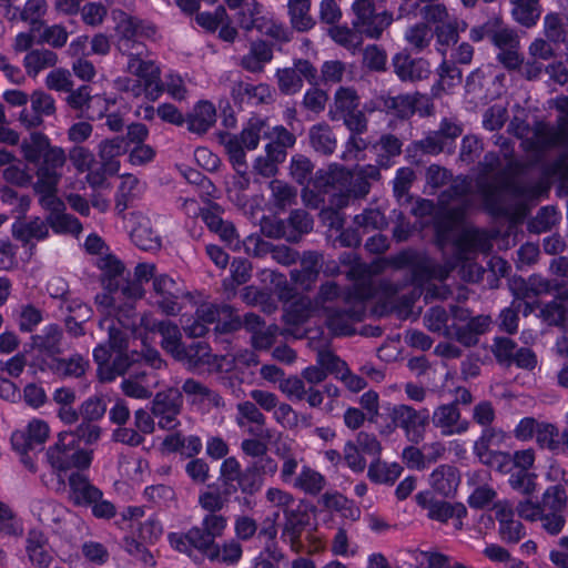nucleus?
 Wrapping results in <instances>:
<instances>
[{"instance_id": "obj_1", "label": "nucleus", "mask_w": 568, "mask_h": 568, "mask_svg": "<svg viewBox=\"0 0 568 568\" xmlns=\"http://www.w3.org/2000/svg\"><path fill=\"white\" fill-rule=\"evenodd\" d=\"M23 152L30 162L43 159V164L37 173L38 180L34 190L40 195L41 206L49 212L47 220L51 229L55 233L80 234L81 223L64 212V203L57 196V185L60 179L57 169L62 168L65 162L64 151L61 148L51 146L45 136L32 134L30 143L23 145Z\"/></svg>"}, {"instance_id": "obj_2", "label": "nucleus", "mask_w": 568, "mask_h": 568, "mask_svg": "<svg viewBox=\"0 0 568 568\" xmlns=\"http://www.w3.org/2000/svg\"><path fill=\"white\" fill-rule=\"evenodd\" d=\"M115 297L110 293L97 296L99 311L104 315L100 326L109 332V346L99 345L93 351L94 361L98 364L100 378L112 381L116 375L123 374L128 367V345L125 336L128 332L132 333L133 318L131 311L118 310L115 313L116 322L111 318L115 308L113 306Z\"/></svg>"}, {"instance_id": "obj_3", "label": "nucleus", "mask_w": 568, "mask_h": 568, "mask_svg": "<svg viewBox=\"0 0 568 568\" xmlns=\"http://www.w3.org/2000/svg\"><path fill=\"white\" fill-rule=\"evenodd\" d=\"M132 334L141 339V344L144 347L142 357L154 368H160L162 361L159 357V353L148 346V341L153 339L156 334L162 336L161 343L163 348L180 361H187L190 364H195L207 355V347L201 343L195 345L196 351H194L193 346H190L187 351L184 349L181 346L180 332L175 325L159 323L155 320H151L149 316L140 318L139 327H135V321L133 320Z\"/></svg>"}, {"instance_id": "obj_4", "label": "nucleus", "mask_w": 568, "mask_h": 568, "mask_svg": "<svg viewBox=\"0 0 568 568\" xmlns=\"http://www.w3.org/2000/svg\"><path fill=\"white\" fill-rule=\"evenodd\" d=\"M99 437V428L91 424L81 425L77 434L62 432L55 445L48 450V459L58 471L85 469L90 466L92 457L88 449L80 447V444H92Z\"/></svg>"}, {"instance_id": "obj_5", "label": "nucleus", "mask_w": 568, "mask_h": 568, "mask_svg": "<svg viewBox=\"0 0 568 568\" xmlns=\"http://www.w3.org/2000/svg\"><path fill=\"white\" fill-rule=\"evenodd\" d=\"M145 51L144 44H138L134 51L125 53L129 57L128 71L139 79H119L115 84L126 97L138 98L144 94L148 101L155 102L163 93L164 87L160 81V69L154 62L143 59Z\"/></svg>"}, {"instance_id": "obj_6", "label": "nucleus", "mask_w": 568, "mask_h": 568, "mask_svg": "<svg viewBox=\"0 0 568 568\" xmlns=\"http://www.w3.org/2000/svg\"><path fill=\"white\" fill-rule=\"evenodd\" d=\"M351 9L355 17L353 26L362 27L371 39H379L394 20L389 11L376 12L375 0H354Z\"/></svg>"}, {"instance_id": "obj_7", "label": "nucleus", "mask_w": 568, "mask_h": 568, "mask_svg": "<svg viewBox=\"0 0 568 568\" xmlns=\"http://www.w3.org/2000/svg\"><path fill=\"white\" fill-rule=\"evenodd\" d=\"M156 111L158 116L164 121L185 124L190 131L205 132L215 122V109H186L189 112L182 114L180 109H146Z\"/></svg>"}, {"instance_id": "obj_8", "label": "nucleus", "mask_w": 568, "mask_h": 568, "mask_svg": "<svg viewBox=\"0 0 568 568\" xmlns=\"http://www.w3.org/2000/svg\"><path fill=\"white\" fill-rule=\"evenodd\" d=\"M50 434L49 425L41 419H32L28 426L27 430H17L11 436V444L14 450L21 454V462L29 469H34V464L32 459L27 456V452L32 447V445H42Z\"/></svg>"}, {"instance_id": "obj_9", "label": "nucleus", "mask_w": 568, "mask_h": 568, "mask_svg": "<svg viewBox=\"0 0 568 568\" xmlns=\"http://www.w3.org/2000/svg\"><path fill=\"white\" fill-rule=\"evenodd\" d=\"M390 417L397 427L404 429L410 442H418L423 438L429 419L427 410L417 412L406 405L395 406Z\"/></svg>"}, {"instance_id": "obj_10", "label": "nucleus", "mask_w": 568, "mask_h": 568, "mask_svg": "<svg viewBox=\"0 0 568 568\" xmlns=\"http://www.w3.org/2000/svg\"><path fill=\"white\" fill-rule=\"evenodd\" d=\"M126 229L132 242L141 250L155 251L160 248L161 237L152 229L148 216L139 212L131 213L126 220Z\"/></svg>"}, {"instance_id": "obj_11", "label": "nucleus", "mask_w": 568, "mask_h": 568, "mask_svg": "<svg viewBox=\"0 0 568 568\" xmlns=\"http://www.w3.org/2000/svg\"><path fill=\"white\" fill-rule=\"evenodd\" d=\"M283 538L290 542L291 548L296 552L304 550L310 554L320 552L326 545L324 537L316 531H306L304 535L301 523H294L293 519H288L283 531Z\"/></svg>"}, {"instance_id": "obj_12", "label": "nucleus", "mask_w": 568, "mask_h": 568, "mask_svg": "<svg viewBox=\"0 0 568 568\" xmlns=\"http://www.w3.org/2000/svg\"><path fill=\"white\" fill-rule=\"evenodd\" d=\"M225 150L234 170L237 173V176L233 178L232 185L227 183V194L232 201L241 203L239 191L246 189L250 182L246 175L247 166L246 162L244 161V151L236 138H229L225 141Z\"/></svg>"}, {"instance_id": "obj_13", "label": "nucleus", "mask_w": 568, "mask_h": 568, "mask_svg": "<svg viewBox=\"0 0 568 568\" xmlns=\"http://www.w3.org/2000/svg\"><path fill=\"white\" fill-rule=\"evenodd\" d=\"M119 33L118 49L122 53L135 50V45L143 44L139 39L154 32L152 27L145 26L134 17H125L120 20L116 27Z\"/></svg>"}, {"instance_id": "obj_14", "label": "nucleus", "mask_w": 568, "mask_h": 568, "mask_svg": "<svg viewBox=\"0 0 568 568\" xmlns=\"http://www.w3.org/2000/svg\"><path fill=\"white\" fill-rule=\"evenodd\" d=\"M181 396L178 390L170 389L168 393H159L153 402V415L159 419L161 428H174L176 416L180 412Z\"/></svg>"}, {"instance_id": "obj_15", "label": "nucleus", "mask_w": 568, "mask_h": 568, "mask_svg": "<svg viewBox=\"0 0 568 568\" xmlns=\"http://www.w3.org/2000/svg\"><path fill=\"white\" fill-rule=\"evenodd\" d=\"M394 72L403 81H420L430 74L429 63L422 58H412L406 52H399L393 58Z\"/></svg>"}, {"instance_id": "obj_16", "label": "nucleus", "mask_w": 568, "mask_h": 568, "mask_svg": "<svg viewBox=\"0 0 568 568\" xmlns=\"http://www.w3.org/2000/svg\"><path fill=\"white\" fill-rule=\"evenodd\" d=\"M236 10L235 20L242 30L268 32V20L264 14V7L257 0H248Z\"/></svg>"}, {"instance_id": "obj_17", "label": "nucleus", "mask_w": 568, "mask_h": 568, "mask_svg": "<svg viewBox=\"0 0 568 568\" xmlns=\"http://www.w3.org/2000/svg\"><path fill=\"white\" fill-rule=\"evenodd\" d=\"M81 470L77 469L69 476V499L77 506H89L101 497V490L91 485Z\"/></svg>"}, {"instance_id": "obj_18", "label": "nucleus", "mask_w": 568, "mask_h": 568, "mask_svg": "<svg viewBox=\"0 0 568 568\" xmlns=\"http://www.w3.org/2000/svg\"><path fill=\"white\" fill-rule=\"evenodd\" d=\"M154 291L159 296L156 303L166 314H174L180 310L178 298L181 291L178 284L166 275H160L154 278Z\"/></svg>"}, {"instance_id": "obj_19", "label": "nucleus", "mask_w": 568, "mask_h": 568, "mask_svg": "<svg viewBox=\"0 0 568 568\" xmlns=\"http://www.w3.org/2000/svg\"><path fill=\"white\" fill-rule=\"evenodd\" d=\"M496 516L499 521V532L504 540L517 542L524 536V527L514 518V511L507 501L496 505Z\"/></svg>"}, {"instance_id": "obj_20", "label": "nucleus", "mask_w": 568, "mask_h": 568, "mask_svg": "<svg viewBox=\"0 0 568 568\" xmlns=\"http://www.w3.org/2000/svg\"><path fill=\"white\" fill-rule=\"evenodd\" d=\"M433 422L442 429L444 435L459 434L467 429L468 423L460 420L459 413L454 405H443L434 412Z\"/></svg>"}, {"instance_id": "obj_21", "label": "nucleus", "mask_w": 568, "mask_h": 568, "mask_svg": "<svg viewBox=\"0 0 568 568\" xmlns=\"http://www.w3.org/2000/svg\"><path fill=\"white\" fill-rule=\"evenodd\" d=\"M311 0H287V13L291 26L298 32H306L316 24L311 13Z\"/></svg>"}, {"instance_id": "obj_22", "label": "nucleus", "mask_w": 568, "mask_h": 568, "mask_svg": "<svg viewBox=\"0 0 568 568\" xmlns=\"http://www.w3.org/2000/svg\"><path fill=\"white\" fill-rule=\"evenodd\" d=\"M70 160L78 172L89 171L87 181L92 187L101 186L105 180L103 171H92L91 166L94 162L91 152L81 146H75L70 151Z\"/></svg>"}, {"instance_id": "obj_23", "label": "nucleus", "mask_w": 568, "mask_h": 568, "mask_svg": "<svg viewBox=\"0 0 568 568\" xmlns=\"http://www.w3.org/2000/svg\"><path fill=\"white\" fill-rule=\"evenodd\" d=\"M320 363L326 365L327 369L335 373L337 377L345 384V386L352 392H359L364 388L365 382L355 375H352L346 367L345 363L339 358L335 357L331 353H321Z\"/></svg>"}, {"instance_id": "obj_24", "label": "nucleus", "mask_w": 568, "mask_h": 568, "mask_svg": "<svg viewBox=\"0 0 568 568\" xmlns=\"http://www.w3.org/2000/svg\"><path fill=\"white\" fill-rule=\"evenodd\" d=\"M233 94L237 104L258 105L272 103L271 89L265 84L251 85L240 83L234 88Z\"/></svg>"}, {"instance_id": "obj_25", "label": "nucleus", "mask_w": 568, "mask_h": 568, "mask_svg": "<svg viewBox=\"0 0 568 568\" xmlns=\"http://www.w3.org/2000/svg\"><path fill=\"white\" fill-rule=\"evenodd\" d=\"M45 546L47 538L40 530L32 529L29 531L26 551L32 565L47 568L51 564L52 556Z\"/></svg>"}, {"instance_id": "obj_26", "label": "nucleus", "mask_w": 568, "mask_h": 568, "mask_svg": "<svg viewBox=\"0 0 568 568\" xmlns=\"http://www.w3.org/2000/svg\"><path fill=\"white\" fill-rule=\"evenodd\" d=\"M169 542L175 550L192 555L194 550H197L205 555L206 547L204 539L200 535V527H193L187 532H172L169 535Z\"/></svg>"}, {"instance_id": "obj_27", "label": "nucleus", "mask_w": 568, "mask_h": 568, "mask_svg": "<svg viewBox=\"0 0 568 568\" xmlns=\"http://www.w3.org/2000/svg\"><path fill=\"white\" fill-rule=\"evenodd\" d=\"M273 58L272 45L265 41H254L250 51L242 58L241 65L250 72H261Z\"/></svg>"}, {"instance_id": "obj_28", "label": "nucleus", "mask_w": 568, "mask_h": 568, "mask_svg": "<svg viewBox=\"0 0 568 568\" xmlns=\"http://www.w3.org/2000/svg\"><path fill=\"white\" fill-rule=\"evenodd\" d=\"M511 6V17L514 20L526 27H534L540 18L541 6L539 0H508Z\"/></svg>"}, {"instance_id": "obj_29", "label": "nucleus", "mask_w": 568, "mask_h": 568, "mask_svg": "<svg viewBox=\"0 0 568 568\" xmlns=\"http://www.w3.org/2000/svg\"><path fill=\"white\" fill-rule=\"evenodd\" d=\"M459 480V474L454 467L440 466L432 473L429 484L438 494L450 496L456 491Z\"/></svg>"}, {"instance_id": "obj_30", "label": "nucleus", "mask_w": 568, "mask_h": 568, "mask_svg": "<svg viewBox=\"0 0 568 568\" xmlns=\"http://www.w3.org/2000/svg\"><path fill=\"white\" fill-rule=\"evenodd\" d=\"M362 29L353 24L352 28L336 24L328 29V36L341 47L354 51L363 43L365 31Z\"/></svg>"}, {"instance_id": "obj_31", "label": "nucleus", "mask_w": 568, "mask_h": 568, "mask_svg": "<svg viewBox=\"0 0 568 568\" xmlns=\"http://www.w3.org/2000/svg\"><path fill=\"white\" fill-rule=\"evenodd\" d=\"M31 513L44 525H55L68 514L64 506L52 500H36L31 505Z\"/></svg>"}, {"instance_id": "obj_32", "label": "nucleus", "mask_w": 568, "mask_h": 568, "mask_svg": "<svg viewBox=\"0 0 568 568\" xmlns=\"http://www.w3.org/2000/svg\"><path fill=\"white\" fill-rule=\"evenodd\" d=\"M547 312L552 323L568 328V297L554 301ZM557 348L560 354L568 357V333L557 341Z\"/></svg>"}, {"instance_id": "obj_33", "label": "nucleus", "mask_w": 568, "mask_h": 568, "mask_svg": "<svg viewBox=\"0 0 568 568\" xmlns=\"http://www.w3.org/2000/svg\"><path fill=\"white\" fill-rule=\"evenodd\" d=\"M57 62V53L49 49H34L24 57V68L27 73L32 77H36L44 69L53 68Z\"/></svg>"}, {"instance_id": "obj_34", "label": "nucleus", "mask_w": 568, "mask_h": 568, "mask_svg": "<svg viewBox=\"0 0 568 568\" xmlns=\"http://www.w3.org/2000/svg\"><path fill=\"white\" fill-rule=\"evenodd\" d=\"M196 314L197 318L193 323L189 324V321L183 323L184 331L193 337L205 334L207 326L212 324L220 314V310L214 304L206 303L201 305Z\"/></svg>"}, {"instance_id": "obj_35", "label": "nucleus", "mask_w": 568, "mask_h": 568, "mask_svg": "<svg viewBox=\"0 0 568 568\" xmlns=\"http://www.w3.org/2000/svg\"><path fill=\"white\" fill-rule=\"evenodd\" d=\"M227 526V520L224 516L215 513H210L202 520V528L200 535L204 539L206 549H211L217 537H221Z\"/></svg>"}, {"instance_id": "obj_36", "label": "nucleus", "mask_w": 568, "mask_h": 568, "mask_svg": "<svg viewBox=\"0 0 568 568\" xmlns=\"http://www.w3.org/2000/svg\"><path fill=\"white\" fill-rule=\"evenodd\" d=\"M12 231L16 237L26 242L30 240H43L49 234L48 224L39 217L30 222L17 221L12 226Z\"/></svg>"}, {"instance_id": "obj_37", "label": "nucleus", "mask_w": 568, "mask_h": 568, "mask_svg": "<svg viewBox=\"0 0 568 568\" xmlns=\"http://www.w3.org/2000/svg\"><path fill=\"white\" fill-rule=\"evenodd\" d=\"M428 516L439 521L455 519V527L459 528L462 519L466 516V508L463 504L437 501L430 505Z\"/></svg>"}, {"instance_id": "obj_38", "label": "nucleus", "mask_w": 568, "mask_h": 568, "mask_svg": "<svg viewBox=\"0 0 568 568\" xmlns=\"http://www.w3.org/2000/svg\"><path fill=\"white\" fill-rule=\"evenodd\" d=\"M144 191V184L133 175H123L119 187L116 209L123 212L129 203L138 199Z\"/></svg>"}, {"instance_id": "obj_39", "label": "nucleus", "mask_w": 568, "mask_h": 568, "mask_svg": "<svg viewBox=\"0 0 568 568\" xmlns=\"http://www.w3.org/2000/svg\"><path fill=\"white\" fill-rule=\"evenodd\" d=\"M483 449H485L484 440L477 442L475 444V450L484 464L504 474L509 473L513 469V457L509 454L500 452H484Z\"/></svg>"}, {"instance_id": "obj_40", "label": "nucleus", "mask_w": 568, "mask_h": 568, "mask_svg": "<svg viewBox=\"0 0 568 568\" xmlns=\"http://www.w3.org/2000/svg\"><path fill=\"white\" fill-rule=\"evenodd\" d=\"M24 527L22 519L4 503L0 501V537H21Z\"/></svg>"}, {"instance_id": "obj_41", "label": "nucleus", "mask_w": 568, "mask_h": 568, "mask_svg": "<svg viewBox=\"0 0 568 568\" xmlns=\"http://www.w3.org/2000/svg\"><path fill=\"white\" fill-rule=\"evenodd\" d=\"M424 449L430 450L427 455V459L424 453L415 447L404 449L403 459L409 468L423 469L427 463L435 460L443 452V447L439 444H434Z\"/></svg>"}, {"instance_id": "obj_42", "label": "nucleus", "mask_w": 568, "mask_h": 568, "mask_svg": "<svg viewBox=\"0 0 568 568\" xmlns=\"http://www.w3.org/2000/svg\"><path fill=\"white\" fill-rule=\"evenodd\" d=\"M324 506L332 511L339 513L342 517L351 520L359 518L361 511L352 501L339 494H326L323 497Z\"/></svg>"}, {"instance_id": "obj_43", "label": "nucleus", "mask_w": 568, "mask_h": 568, "mask_svg": "<svg viewBox=\"0 0 568 568\" xmlns=\"http://www.w3.org/2000/svg\"><path fill=\"white\" fill-rule=\"evenodd\" d=\"M124 152V148L120 140H112L102 143L100 148V156L103 162V173L115 174L120 169V163L115 160L119 155Z\"/></svg>"}, {"instance_id": "obj_44", "label": "nucleus", "mask_w": 568, "mask_h": 568, "mask_svg": "<svg viewBox=\"0 0 568 568\" xmlns=\"http://www.w3.org/2000/svg\"><path fill=\"white\" fill-rule=\"evenodd\" d=\"M154 271L155 266L153 264L141 263L136 265L134 272L135 281L132 284L124 287L120 294L133 300L142 297L144 293L142 283L148 282L150 278H152L154 276Z\"/></svg>"}, {"instance_id": "obj_45", "label": "nucleus", "mask_w": 568, "mask_h": 568, "mask_svg": "<svg viewBox=\"0 0 568 568\" xmlns=\"http://www.w3.org/2000/svg\"><path fill=\"white\" fill-rule=\"evenodd\" d=\"M205 556L211 560L234 564L240 560L242 556V548L235 540L226 541L222 546H219L215 542L211 549H206Z\"/></svg>"}, {"instance_id": "obj_46", "label": "nucleus", "mask_w": 568, "mask_h": 568, "mask_svg": "<svg viewBox=\"0 0 568 568\" xmlns=\"http://www.w3.org/2000/svg\"><path fill=\"white\" fill-rule=\"evenodd\" d=\"M434 38L430 26L425 22H418L409 27L405 32V40L416 51L426 49Z\"/></svg>"}, {"instance_id": "obj_47", "label": "nucleus", "mask_w": 568, "mask_h": 568, "mask_svg": "<svg viewBox=\"0 0 568 568\" xmlns=\"http://www.w3.org/2000/svg\"><path fill=\"white\" fill-rule=\"evenodd\" d=\"M265 123L262 120H251L246 128L242 131L241 136H236V139L241 143V148L244 153L246 151H251L257 148L260 142L261 133L264 131ZM229 138H235V135H226L223 138V144L225 145V141Z\"/></svg>"}, {"instance_id": "obj_48", "label": "nucleus", "mask_w": 568, "mask_h": 568, "mask_svg": "<svg viewBox=\"0 0 568 568\" xmlns=\"http://www.w3.org/2000/svg\"><path fill=\"white\" fill-rule=\"evenodd\" d=\"M489 41L499 49V51L508 48H519L520 39L517 31L509 27H499L487 31Z\"/></svg>"}, {"instance_id": "obj_49", "label": "nucleus", "mask_w": 568, "mask_h": 568, "mask_svg": "<svg viewBox=\"0 0 568 568\" xmlns=\"http://www.w3.org/2000/svg\"><path fill=\"white\" fill-rule=\"evenodd\" d=\"M95 264L101 270L104 281L108 278L109 283L106 284V287L111 293L113 285H116V283L113 282H116V277L123 272L122 263L114 255L108 252L104 255L98 256Z\"/></svg>"}, {"instance_id": "obj_50", "label": "nucleus", "mask_w": 568, "mask_h": 568, "mask_svg": "<svg viewBox=\"0 0 568 568\" xmlns=\"http://www.w3.org/2000/svg\"><path fill=\"white\" fill-rule=\"evenodd\" d=\"M402 474V467L396 464H387L381 460L373 463L368 469L372 480L381 484L394 483Z\"/></svg>"}, {"instance_id": "obj_51", "label": "nucleus", "mask_w": 568, "mask_h": 568, "mask_svg": "<svg viewBox=\"0 0 568 568\" xmlns=\"http://www.w3.org/2000/svg\"><path fill=\"white\" fill-rule=\"evenodd\" d=\"M490 318L488 316H477L471 318L466 327L469 333L464 331V327H458L456 335L458 341L465 345H470L476 342L475 335L486 332L490 326Z\"/></svg>"}, {"instance_id": "obj_52", "label": "nucleus", "mask_w": 568, "mask_h": 568, "mask_svg": "<svg viewBox=\"0 0 568 568\" xmlns=\"http://www.w3.org/2000/svg\"><path fill=\"white\" fill-rule=\"evenodd\" d=\"M245 323L253 331L252 341L254 347L266 348L272 344L274 337V329L268 327L266 331H263L262 324L257 316L253 314L247 315L245 318Z\"/></svg>"}, {"instance_id": "obj_53", "label": "nucleus", "mask_w": 568, "mask_h": 568, "mask_svg": "<svg viewBox=\"0 0 568 568\" xmlns=\"http://www.w3.org/2000/svg\"><path fill=\"white\" fill-rule=\"evenodd\" d=\"M419 13L423 18L422 22L439 26L453 19L449 16L447 7L442 2L425 4L420 8Z\"/></svg>"}, {"instance_id": "obj_54", "label": "nucleus", "mask_w": 568, "mask_h": 568, "mask_svg": "<svg viewBox=\"0 0 568 568\" xmlns=\"http://www.w3.org/2000/svg\"><path fill=\"white\" fill-rule=\"evenodd\" d=\"M544 34L550 42L559 43L565 40L564 22L558 13H548L544 18Z\"/></svg>"}, {"instance_id": "obj_55", "label": "nucleus", "mask_w": 568, "mask_h": 568, "mask_svg": "<svg viewBox=\"0 0 568 568\" xmlns=\"http://www.w3.org/2000/svg\"><path fill=\"white\" fill-rule=\"evenodd\" d=\"M567 503V495L559 486L548 488L542 496V510L549 509L550 513L561 514Z\"/></svg>"}, {"instance_id": "obj_56", "label": "nucleus", "mask_w": 568, "mask_h": 568, "mask_svg": "<svg viewBox=\"0 0 568 568\" xmlns=\"http://www.w3.org/2000/svg\"><path fill=\"white\" fill-rule=\"evenodd\" d=\"M294 485L307 493L315 494L323 488L324 477L311 468H303L300 476L294 480Z\"/></svg>"}, {"instance_id": "obj_57", "label": "nucleus", "mask_w": 568, "mask_h": 568, "mask_svg": "<svg viewBox=\"0 0 568 568\" xmlns=\"http://www.w3.org/2000/svg\"><path fill=\"white\" fill-rule=\"evenodd\" d=\"M278 88L285 94H294L302 88V78L292 68L281 69L276 73Z\"/></svg>"}, {"instance_id": "obj_58", "label": "nucleus", "mask_w": 568, "mask_h": 568, "mask_svg": "<svg viewBox=\"0 0 568 568\" xmlns=\"http://www.w3.org/2000/svg\"><path fill=\"white\" fill-rule=\"evenodd\" d=\"M537 475L531 471H514L509 477V485L524 495H531L536 490Z\"/></svg>"}, {"instance_id": "obj_59", "label": "nucleus", "mask_w": 568, "mask_h": 568, "mask_svg": "<svg viewBox=\"0 0 568 568\" xmlns=\"http://www.w3.org/2000/svg\"><path fill=\"white\" fill-rule=\"evenodd\" d=\"M364 64L374 71H385L387 54L386 51L376 44L367 45L363 52Z\"/></svg>"}, {"instance_id": "obj_60", "label": "nucleus", "mask_w": 568, "mask_h": 568, "mask_svg": "<svg viewBox=\"0 0 568 568\" xmlns=\"http://www.w3.org/2000/svg\"><path fill=\"white\" fill-rule=\"evenodd\" d=\"M558 435L559 433L555 425L539 422L535 438L540 447L555 449L559 444Z\"/></svg>"}, {"instance_id": "obj_61", "label": "nucleus", "mask_w": 568, "mask_h": 568, "mask_svg": "<svg viewBox=\"0 0 568 568\" xmlns=\"http://www.w3.org/2000/svg\"><path fill=\"white\" fill-rule=\"evenodd\" d=\"M69 38L67 29L61 24L45 27L40 36V42L47 43L54 49L65 45Z\"/></svg>"}, {"instance_id": "obj_62", "label": "nucleus", "mask_w": 568, "mask_h": 568, "mask_svg": "<svg viewBox=\"0 0 568 568\" xmlns=\"http://www.w3.org/2000/svg\"><path fill=\"white\" fill-rule=\"evenodd\" d=\"M554 44L546 38H536L528 47V55L541 62L554 59L556 57Z\"/></svg>"}, {"instance_id": "obj_63", "label": "nucleus", "mask_w": 568, "mask_h": 568, "mask_svg": "<svg viewBox=\"0 0 568 568\" xmlns=\"http://www.w3.org/2000/svg\"><path fill=\"white\" fill-rule=\"evenodd\" d=\"M332 552L335 556L351 558L357 555L358 546L356 544H351L346 531L344 529H339L333 539Z\"/></svg>"}, {"instance_id": "obj_64", "label": "nucleus", "mask_w": 568, "mask_h": 568, "mask_svg": "<svg viewBox=\"0 0 568 568\" xmlns=\"http://www.w3.org/2000/svg\"><path fill=\"white\" fill-rule=\"evenodd\" d=\"M434 36H436L437 42L440 45L448 47L458 41V29L457 21L455 18L448 20L445 23L436 26L433 30Z\"/></svg>"}]
</instances>
